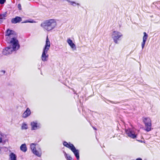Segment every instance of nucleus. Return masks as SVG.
Here are the masks:
<instances>
[{"label": "nucleus", "mask_w": 160, "mask_h": 160, "mask_svg": "<svg viewBox=\"0 0 160 160\" xmlns=\"http://www.w3.org/2000/svg\"><path fill=\"white\" fill-rule=\"evenodd\" d=\"M57 25V22L54 19L46 20L42 23L41 26L45 30L49 31L54 29Z\"/></svg>", "instance_id": "1"}, {"label": "nucleus", "mask_w": 160, "mask_h": 160, "mask_svg": "<svg viewBox=\"0 0 160 160\" xmlns=\"http://www.w3.org/2000/svg\"><path fill=\"white\" fill-rule=\"evenodd\" d=\"M5 36L7 41L8 43H19L16 38V33L14 31L8 29L5 33Z\"/></svg>", "instance_id": "2"}, {"label": "nucleus", "mask_w": 160, "mask_h": 160, "mask_svg": "<svg viewBox=\"0 0 160 160\" xmlns=\"http://www.w3.org/2000/svg\"><path fill=\"white\" fill-rule=\"evenodd\" d=\"M9 47L3 49V53L5 55H8L12 53V51L18 50L20 47L19 43H10Z\"/></svg>", "instance_id": "3"}, {"label": "nucleus", "mask_w": 160, "mask_h": 160, "mask_svg": "<svg viewBox=\"0 0 160 160\" xmlns=\"http://www.w3.org/2000/svg\"><path fill=\"white\" fill-rule=\"evenodd\" d=\"M122 36V33L117 31H114L111 33V37L116 44L118 43V41L121 40Z\"/></svg>", "instance_id": "4"}, {"label": "nucleus", "mask_w": 160, "mask_h": 160, "mask_svg": "<svg viewBox=\"0 0 160 160\" xmlns=\"http://www.w3.org/2000/svg\"><path fill=\"white\" fill-rule=\"evenodd\" d=\"M143 121L145 124L146 129L145 130L147 132H149L151 130L152 123L151 120L148 117H143Z\"/></svg>", "instance_id": "5"}, {"label": "nucleus", "mask_w": 160, "mask_h": 160, "mask_svg": "<svg viewBox=\"0 0 160 160\" xmlns=\"http://www.w3.org/2000/svg\"><path fill=\"white\" fill-rule=\"evenodd\" d=\"M125 132L128 136L132 138H135L137 136L136 130L134 128H129L126 129Z\"/></svg>", "instance_id": "6"}, {"label": "nucleus", "mask_w": 160, "mask_h": 160, "mask_svg": "<svg viewBox=\"0 0 160 160\" xmlns=\"http://www.w3.org/2000/svg\"><path fill=\"white\" fill-rule=\"evenodd\" d=\"M31 126L32 130H36L41 128V124L36 121L32 122L31 123Z\"/></svg>", "instance_id": "7"}, {"label": "nucleus", "mask_w": 160, "mask_h": 160, "mask_svg": "<svg viewBox=\"0 0 160 160\" xmlns=\"http://www.w3.org/2000/svg\"><path fill=\"white\" fill-rule=\"evenodd\" d=\"M50 45L51 43L50 41L48 38V36H47L46 38L45 44L43 50L48 51L50 47Z\"/></svg>", "instance_id": "8"}, {"label": "nucleus", "mask_w": 160, "mask_h": 160, "mask_svg": "<svg viewBox=\"0 0 160 160\" xmlns=\"http://www.w3.org/2000/svg\"><path fill=\"white\" fill-rule=\"evenodd\" d=\"M48 51L43 50L42 54L41 56L42 60L44 61H46L48 60V55L47 54Z\"/></svg>", "instance_id": "9"}, {"label": "nucleus", "mask_w": 160, "mask_h": 160, "mask_svg": "<svg viewBox=\"0 0 160 160\" xmlns=\"http://www.w3.org/2000/svg\"><path fill=\"white\" fill-rule=\"evenodd\" d=\"M71 150L74 153L77 159L78 160H79V155L78 150L76 149L74 146L71 148Z\"/></svg>", "instance_id": "10"}, {"label": "nucleus", "mask_w": 160, "mask_h": 160, "mask_svg": "<svg viewBox=\"0 0 160 160\" xmlns=\"http://www.w3.org/2000/svg\"><path fill=\"white\" fill-rule=\"evenodd\" d=\"M67 42L73 50H75L76 49L75 45L73 42L72 41L70 38H68Z\"/></svg>", "instance_id": "11"}, {"label": "nucleus", "mask_w": 160, "mask_h": 160, "mask_svg": "<svg viewBox=\"0 0 160 160\" xmlns=\"http://www.w3.org/2000/svg\"><path fill=\"white\" fill-rule=\"evenodd\" d=\"M144 36L143 37V41L141 43V46L142 49H143L144 48L145 44V42L148 38V35L146 32L143 33Z\"/></svg>", "instance_id": "12"}, {"label": "nucleus", "mask_w": 160, "mask_h": 160, "mask_svg": "<svg viewBox=\"0 0 160 160\" xmlns=\"http://www.w3.org/2000/svg\"><path fill=\"white\" fill-rule=\"evenodd\" d=\"M31 114V111L29 108H27L22 114V117L26 118L29 116Z\"/></svg>", "instance_id": "13"}, {"label": "nucleus", "mask_w": 160, "mask_h": 160, "mask_svg": "<svg viewBox=\"0 0 160 160\" xmlns=\"http://www.w3.org/2000/svg\"><path fill=\"white\" fill-rule=\"evenodd\" d=\"M32 152L34 154L39 157H41L42 154L41 149L40 148H39L38 150L36 149Z\"/></svg>", "instance_id": "14"}, {"label": "nucleus", "mask_w": 160, "mask_h": 160, "mask_svg": "<svg viewBox=\"0 0 160 160\" xmlns=\"http://www.w3.org/2000/svg\"><path fill=\"white\" fill-rule=\"evenodd\" d=\"M22 18H21L19 17H16L12 19L11 22L13 23H16L20 22Z\"/></svg>", "instance_id": "15"}, {"label": "nucleus", "mask_w": 160, "mask_h": 160, "mask_svg": "<svg viewBox=\"0 0 160 160\" xmlns=\"http://www.w3.org/2000/svg\"><path fill=\"white\" fill-rule=\"evenodd\" d=\"M63 145L64 146L69 148L70 149L71 148H72L74 146L73 144L70 143H68L66 141H64L63 142Z\"/></svg>", "instance_id": "16"}, {"label": "nucleus", "mask_w": 160, "mask_h": 160, "mask_svg": "<svg viewBox=\"0 0 160 160\" xmlns=\"http://www.w3.org/2000/svg\"><path fill=\"white\" fill-rule=\"evenodd\" d=\"M20 150L23 152H26L27 150L26 145L24 143L22 144L20 147Z\"/></svg>", "instance_id": "17"}, {"label": "nucleus", "mask_w": 160, "mask_h": 160, "mask_svg": "<svg viewBox=\"0 0 160 160\" xmlns=\"http://www.w3.org/2000/svg\"><path fill=\"white\" fill-rule=\"evenodd\" d=\"M28 128V125L25 122L22 124L21 129L22 130H26Z\"/></svg>", "instance_id": "18"}, {"label": "nucleus", "mask_w": 160, "mask_h": 160, "mask_svg": "<svg viewBox=\"0 0 160 160\" xmlns=\"http://www.w3.org/2000/svg\"><path fill=\"white\" fill-rule=\"evenodd\" d=\"M36 144L34 143H32L30 144V147L32 152H33L36 149Z\"/></svg>", "instance_id": "19"}, {"label": "nucleus", "mask_w": 160, "mask_h": 160, "mask_svg": "<svg viewBox=\"0 0 160 160\" xmlns=\"http://www.w3.org/2000/svg\"><path fill=\"white\" fill-rule=\"evenodd\" d=\"M16 155L13 153H11L10 155V160H16Z\"/></svg>", "instance_id": "20"}, {"label": "nucleus", "mask_w": 160, "mask_h": 160, "mask_svg": "<svg viewBox=\"0 0 160 160\" xmlns=\"http://www.w3.org/2000/svg\"><path fill=\"white\" fill-rule=\"evenodd\" d=\"M7 12H5L2 14H0V18L3 21V19H5V18L7 17Z\"/></svg>", "instance_id": "21"}, {"label": "nucleus", "mask_w": 160, "mask_h": 160, "mask_svg": "<svg viewBox=\"0 0 160 160\" xmlns=\"http://www.w3.org/2000/svg\"><path fill=\"white\" fill-rule=\"evenodd\" d=\"M66 158H67V160H72L71 157L69 155L67 156Z\"/></svg>", "instance_id": "22"}, {"label": "nucleus", "mask_w": 160, "mask_h": 160, "mask_svg": "<svg viewBox=\"0 0 160 160\" xmlns=\"http://www.w3.org/2000/svg\"><path fill=\"white\" fill-rule=\"evenodd\" d=\"M5 1L6 0H0V3L2 4L4 3Z\"/></svg>", "instance_id": "23"}, {"label": "nucleus", "mask_w": 160, "mask_h": 160, "mask_svg": "<svg viewBox=\"0 0 160 160\" xmlns=\"http://www.w3.org/2000/svg\"><path fill=\"white\" fill-rule=\"evenodd\" d=\"M18 8L19 9V10H21V5L20 4H19L18 5Z\"/></svg>", "instance_id": "24"}, {"label": "nucleus", "mask_w": 160, "mask_h": 160, "mask_svg": "<svg viewBox=\"0 0 160 160\" xmlns=\"http://www.w3.org/2000/svg\"><path fill=\"white\" fill-rule=\"evenodd\" d=\"M64 155L65 157L66 158L67 156H68V155H67V154L65 152H64Z\"/></svg>", "instance_id": "25"}, {"label": "nucleus", "mask_w": 160, "mask_h": 160, "mask_svg": "<svg viewBox=\"0 0 160 160\" xmlns=\"http://www.w3.org/2000/svg\"><path fill=\"white\" fill-rule=\"evenodd\" d=\"M2 138L0 137V143H1L2 142Z\"/></svg>", "instance_id": "26"}, {"label": "nucleus", "mask_w": 160, "mask_h": 160, "mask_svg": "<svg viewBox=\"0 0 160 160\" xmlns=\"http://www.w3.org/2000/svg\"><path fill=\"white\" fill-rule=\"evenodd\" d=\"M2 22V20L0 18V24Z\"/></svg>", "instance_id": "27"}, {"label": "nucleus", "mask_w": 160, "mask_h": 160, "mask_svg": "<svg viewBox=\"0 0 160 160\" xmlns=\"http://www.w3.org/2000/svg\"><path fill=\"white\" fill-rule=\"evenodd\" d=\"M30 22V21H29L28 20L27 21H26V22Z\"/></svg>", "instance_id": "28"}, {"label": "nucleus", "mask_w": 160, "mask_h": 160, "mask_svg": "<svg viewBox=\"0 0 160 160\" xmlns=\"http://www.w3.org/2000/svg\"><path fill=\"white\" fill-rule=\"evenodd\" d=\"M94 128V129L96 130V129L95 128Z\"/></svg>", "instance_id": "29"}]
</instances>
